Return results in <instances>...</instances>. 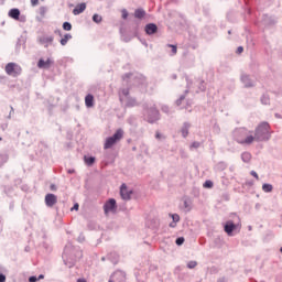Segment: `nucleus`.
Here are the masks:
<instances>
[{
    "label": "nucleus",
    "instance_id": "nucleus-22",
    "mask_svg": "<svg viewBox=\"0 0 282 282\" xmlns=\"http://www.w3.org/2000/svg\"><path fill=\"white\" fill-rule=\"evenodd\" d=\"M63 30H65L66 32L72 31V23H69V22H64V23H63Z\"/></svg>",
    "mask_w": 282,
    "mask_h": 282
},
{
    "label": "nucleus",
    "instance_id": "nucleus-20",
    "mask_svg": "<svg viewBox=\"0 0 282 282\" xmlns=\"http://www.w3.org/2000/svg\"><path fill=\"white\" fill-rule=\"evenodd\" d=\"M241 158H242L243 162H249L251 160L252 155L248 152H245V153H242Z\"/></svg>",
    "mask_w": 282,
    "mask_h": 282
},
{
    "label": "nucleus",
    "instance_id": "nucleus-1",
    "mask_svg": "<svg viewBox=\"0 0 282 282\" xmlns=\"http://www.w3.org/2000/svg\"><path fill=\"white\" fill-rule=\"evenodd\" d=\"M270 140V123L262 122L257 128L254 133L247 129H240L236 132V141L239 144H252V142H264Z\"/></svg>",
    "mask_w": 282,
    "mask_h": 282
},
{
    "label": "nucleus",
    "instance_id": "nucleus-24",
    "mask_svg": "<svg viewBox=\"0 0 282 282\" xmlns=\"http://www.w3.org/2000/svg\"><path fill=\"white\" fill-rule=\"evenodd\" d=\"M187 268H189V270H193L194 268H197V261H189L187 263Z\"/></svg>",
    "mask_w": 282,
    "mask_h": 282
},
{
    "label": "nucleus",
    "instance_id": "nucleus-4",
    "mask_svg": "<svg viewBox=\"0 0 282 282\" xmlns=\"http://www.w3.org/2000/svg\"><path fill=\"white\" fill-rule=\"evenodd\" d=\"M131 195H133V191L127 188V184H122L120 187V196L126 202H129L131 199Z\"/></svg>",
    "mask_w": 282,
    "mask_h": 282
},
{
    "label": "nucleus",
    "instance_id": "nucleus-12",
    "mask_svg": "<svg viewBox=\"0 0 282 282\" xmlns=\"http://www.w3.org/2000/svg\"><path fill=\"white\" fill-rule=\"evenodd\" d=\"M235 228H237L235 223L227 221V224L225 225V232H227V235H232V230H235Z\"/></svg>",
    "mask_w": 282,
    "mask_h": 282
},
{
    "label": "nucleus",
    "instance_id": "nucleus-2",
    "mask_svg": "<svg viewBox=\"0 0 282 282\" xmlns=\"http://www.w3.org/2000/svg\"><path fill=\"white\" fill-rule=\"evenodd\" d=\"M124 138V130L118 129L112 137L106 139L104 149H111L115 144H118Z\"/></svg>",
    "mask_w": 282,
    "mask_h": 282
},
{
    "label": "nucleus",
    "instance_id": "nucleus-42",
    "mask_svg": "<svg viewBox=\"0 0 282 282\" xmlns=\"http://www.w3.org/2000/svg\"><path fill=\"white\" fill-rule=\"evenodd\" d=\"M129 94V90L123 91V96H127Z\"/></svg>",
    "mask_w": 282,
    "mask_h": 282
},
{
    "label": "nucleus",
    "instance_id": "nucleus-10",
    "mask_svg": "<svg viewBox=\"0 0 282 282\" xmlns=\"http://www.w3.org/2000/svg\"><path fill=\"white\" fill-rule=\"evenodd\" d=\"M85 10H87L86 3L77 4L76 8L73 10V14H75V15L83 14V12H85Z\"/></svg>",
    "mask_w": 282,
    "mask_h": 282
},
{
    "label": "nucleus",
    "instance_id": "nucleus-31",
    "mask_svg": "<svg viewBox=\"0 0 282 282\" xmlns=\"http://www.w3.org/2000/svg\"><path fill=\"white\" fill-rule=\"evenodd\" d=\"M31 6L36 8V6H39V0H31Z\"/></svg>",
    "mask_w": 282,
    "mask_h": 282
},
{
    "label": "nucleus",
    "instance_id": "nucleus-38",
    "mask_svg": "<svg viewBox=\"0 0 282 282\" xmlns=\"http://www.w3.org/2000/svg\"><path fill=\"white\" fill-rule=\"evenodd\" d=\"M41 279H45V275L40 274L39 278H37V281H41Z\"/></svg>",
    "mask_w": 282,
    "mask_h": 282
},
{
    "label": "nucleus",
    "instance_id": "nucleus-9",
    "mask_svg": "<svg viewBox=\"0 0 282 282\" xmlns=\"http://www.w3.org/2000/svg\"><path fill=\"white\" fill-rule=\"evenodd\" d=\"M158 32V25L155 23H150L145 25V34H155Z\"/></svg>",
    "mask_w": 282,
    "mask_h": 282
},
{
    "label": "nucleus",
    "instance_id": "nucleus-44",
    "mask_svg": "<svg viewBox=\"0 0 282 282\" xmlns=\"http://www.w3.org/2000/svg\"><path fill=\"white\" fill-rule=\"evenodd\" d=\"M156 138H158V139H160V138H161L160 133H156Z\"/></svg>",
    "mask_w": 282,
    "mask_h": 282
},
{
    "label": "nucleus",
    "instance_id": "nucleus-17",
    "mask_svg": "<svg viewBox=\"0 0 282 282\" xmlns=\"http://www.w3.org/2000/svg\"><path fill=\"white\" fill-rule=\"evenodd\" d=\"M39 14L40 17H42V19L45 17V14H47V8L45 7H40L39 8Z\"/></svg>",
    "mask_w": 282,
    "mask_h": 282
},
{
    "label": "nucleus",
    "instance_id": "nucleus-40",
    "mask_svg": "<svg viewBox=\"0 0 282 282\" xmlns=\"http://www.w3.org/2000/svg\"><path fill=\"white\" fill-rule=\"evenodd\" d=\"M184 206H185V208H188V202L187 200L184 202Z\"/></svg>",
    "mask_w": 282,
    "mask_h": 282
},
{
    "label": "nucleus",
    "instance_id": "nucleus-13",
    "mask_svg": "<svg viewBox=\"0 0 282 282\" xmlns=\"http://www.w3.org/2000/svg\"><path fill=\"white\" fill-rule=\"evenodd\" d=\"M85 105H86V107H88V108L94 107V95H87V96L85 97Z\"/></svg>",
    "mask_w": 282,
    "mask_h": 282
},
{
    "label": "nucleus",
    "instance_id": "nucleus-28",
    "mask_svg": "<svg viewBox=\"0 0 282 282\" xmlns=\"http://www.w3.org/2000/svg\"><path fill=\"white\" fill-rule=\"evenodd\" d=\"M172 219L174 224H177V221H180V215L177 214L172 215Z\"/></svg>",
    "mask_w": 282,
    "mask_h": 282
},
{
    "label": "nucleus",
    "instance_id": "nucleus-39",
    "mask_svg": "<svg viewBox=\"0 0 282 282\" xmlns=\"http://www.w3.org/2000/svg\"><path fill=\"white\" fill-rule=\"evenodd\" d=\"M77 282H87V280H85L84 278L78 279Z\"/></svg>",
    "mask_w": 282,
    "mask_h": 282
},
{
    "label": "nucleus",
    "instance_id": "nucleus-45",
    "mask_svg": "<svg viewBox=\"0 0 282 282\" xmlns=\"http://www.w3.org/2000/svg\"><path fill=\"white\" fill-rule=\"evenodd\" d=\"M150 122H155V120H150Z\"/></svg>",
    "mask_w": 282,
    "mask_h": 282
},
{
    "label": "nucleus",
    "instance_id": "nucleus-26",
    "mask_svg": "<svg viewBox=\"0 0 282 282\" xmlns=\"http://www.w3.org/2000/svg\"><path fill=\"white\" fill-rule=\"evenodd\" d=\"M203 186H204V188H213V182L206 181Z\"/></svg>",
    "mask_w": 282,
    "mask_h": 282
},
{
    "label": "nucleus",
    "instance_id": "nucleus-21",
    "mask_svg": "<svg viewBox=\"0 0 282 282\" xmlns=\"http://www.w3.org/2000/svg\"><path fill=\"white\" fill-rule=\"evenodd\" d=\"M127 107H138V101L135 99H129Z\"/></svg>",
    "mask_w": 282,
    "mask_h": 282
},
{
    "label": "nucleus",
    "instance_id": "nucleus-7",
    "mask_svg": "<svg viewBox=\"0 0 282 282\" xmlns=\"http://www.w3.org/2000/svg\"><path fill=\"white\" fill-rule=\"evenodd\" d=\"M58 202V198L54 194H46L45 196V204L48 208H52L55 206V204Z\"/></svg>",
    "mask_w": 282,
    "mask_h": 282
},
{
    "label": "nucleus",
    "instance_id": "nucleus-33",
    "mask_svg": "<svg viewBox=\"0 0 282 282\" xmlns=\"http://www.w3.org/2000/svg\"><path fill=\"white\" fill-rule=\"evenodd\" d=\"M251 175H252V177H256L257 180H259V174H257V172L251 171Z\"/></svg>",
    "mask_w": 282,
    "mask_h": 282
},
{
    "label": "nucleus",
    "instance_id": "nucleus-25",
    "mask_svg": "<svg viewBox=\"0 0 282 282\" xmlns=\"http://www.w3.org/2000/svg\"><path fill=\"white\" fill-rule=\"evenodd\" d=\"M167 47L172 48L173 56H175V54H177V46L176 45L169 44Z\"/></svg>",
    "mask_w": 282,
    "mask_h": 282
},
{
    "label": "nucleus",
    "instance_id": "nucleus-43",
    "mask_svg": "<svg viewBox=\"0 0 282 282\" xmlns=\"http://www.w3.org/2000/svg\"><path fill=\"white\" fill-rule=\"evenodd\" d=\"M171 228H175V224H170Z\"/></svg>",
    "mask_w": 282,
    "mask_h": 282
},
{
    "label": "nucleus",
    "instance_id": "nucleus-27",
    "mask_svg": "<svg viewBox=\"0 0 282 282\" xmlns=\"http://www.w3.org/2000/svg\"><path fill=\"white\" fill-rule=\"evenodd\" d=\"M121 17H122V19H128L129 12L127 11V9H123V10L121 11Z\"/></svg>",
    "mask_w": 282,
    "mask_h": 282
},
{
    "label": "nucleus",
    "instance_id": "nucleus-34",
    "mask_svg": "<svg viewBox=\"0 0 282 282\" xmlns=\"http://www.w3.org/2000/svg\"><path fill=\"white\" fill-rule=\"evenodd\" d=\"M243 53V48H242V46H239L238 48H237V54H242Z\"/></svg>",
    "mask_w": 282,
    "mask_h": 282
},
{
    "label": "nucleus",
    "instance_id": "nucleus-41",
    "mask_svg": "<svg viewBox=\"0 0 282 282\" xmlns=\"http://www.w3.org/2000/svg\"><path fill=\"white\" fill-rule=\"evenodd\" d=\"M155 116H156V118L154 120H158V116H160V112L155 111Z\"/></svg>",
    "mask_w": 282,
    "mask_h": 282
},
{
    "label": "nucleus",
    "instance_id": "nucleus-19",
    "mask_svg": "<svg viewBox=\"0 0 282 282\" xmlns=\"http://www.w3.org/2000/svg\"><path fill=\"white\" fill-rule=\"evenodd\" d=\"M69 39H72L70 34L64 35V37L61 40V45H67V41H69Z\"/></svg>",
    "mask_w": 282,
    "mask_h": 282
},
{
    "label": "nucleus",
    "instance_id": "nucleus-18",
    "mask_svg": "<svg viewBox=\"0 0 282 282\" xmlns=\"http://www.w3.org/2000/svg\"><path fill=\"white\" fill-rule=\"evenodd\" d=\"M262 191H263L264 193H272V185H270V184H263V185H262Z\"/></svg>",
    "mask_w": 282,
    "mask_h": 282
},
{
    "label": "nucleus",
    "instance_id": "nucleus-36",
    "mask_svg": "<svg viewBox=\"0 0 282 282\" xmlns=\"http://www.w3.org/2000/svg\"><path fill=\"white\" fill-rule=\"evenodd\" d=\"M78 208H79V205L75 204L74 207L72 208V210H78Z\"/></svg>",
    "mask_w": 282,
    "mask_h": 282
},
{
    "label": "nucleus",
    "instance_id": "nucleus-37",
    "mask_svg": "<svg viewBox=\"0 0 282 282\" xmlns=\"http://www.w3.org/2000/svg\"><path fill=\"white\" fill-rule=\"evenodd\" d=\"M50 188H51V191H56V185L52 184V185L50 186Z\"/></svg>",
    "mask_w": 282,
    "mask_h": 282
},
{
    "label": "nucleus",
    "instance_id": "nucleus-14",
    "mask_svg": "<svg viewBox=\"0 0 282 282\" xmlns=\"http://www.w3.org/2000/svg\"><path fill=\"white\" fill-rule=\"evenodd\" d=\"M134 17L135 19H144V17H147V11H144L143 9H137L134 11Z\"/></svg>",
    "mask_w": 282,
    "mask_h": 282
},
{
    "label": "nucleus",
    "instance_id": "nucleus-46",
    "mask_svg": "<svg viewBox=\"0 0 282 282\" xmlns=\"http://www.w3.org/2000/svg\"><path fill=\"white\" fill-rule=\"evenodd\" d=\"M280 252L282 253V247H281V249H280Z\"/></svg>",
    "mask_w": 282,
    "mask_h": 282
},
{
    "label": "nucleus",
    "instance_id": "nucleus-29",
    "mask_svg": "<svg viewBox=\"0 0 282 282\" xmlns=\"http://www.w3.org/2000/svg\"><path fill=\"white\" fill-rule=\"evenodd\" d=\"M199 147H200V144L197 141L193 142L191 145L192 149H199Z\"/></svg>",
    "mask_w": 282,
    "mask_h": 282
},
{
    "label": "nucleus",
    "instance_id": "nucleus-15",
    "mask_svg": "<svg viewBox=\"0 0 282 282\" xmlns=\"http://www.w3.org/2000/svg\"><path fill=\"white\" fill-rule=\"evenodd\" d=\"M84 162L87 164V166L94 165V162H96V158L94 156H84Z\"/></svg>",
    "mask_w": 282,
    "mask_h": 282
},
{
    "label": "nucleus",
    "instance_id": "nucleus-11",
    "mask_svg": "<svg viewBox=\"0 0 282 282\" xmlns=\"http://www.w3.org/2000/svg\"><path fill=\"white\" fill-rule=\"evenodd\" d=\"M10 19H14V21H19V17H21V11L19 9H11L8 13Z\"/></svg>",
    "mask_w": 282,
    "mask_h": 282
},
{
    "label": "nucleus",
    "instance_id": "nucleus-35",
    "mask_svg": "<svg viewBox=\"0 0 282 282\" xmlns=\"http://www.w3.org/2000/svg\"><path fill=\"white\" fill-rule=\"evenodd\" d=\"M0 282H6V275L3 273H0Z\"/></svg>",
    "mask_w": 282,
    "mask_h": 282
},
{
    "label": "nucleus",
    "instance_id": "nucleus-30",
    "mask_svg": "<svg viewBox=\"0 0 282 282\" xmlns=\"http://www.w3.org/2000/svg\"><path fill=\"white\" fill-rule=\"evenodd\" d=\"M182 243H184V238H177L176 239V246H182Z\"/></svg>",
    "mask_w": 282,
    "mask_h": 282
},
{
    "label": "nucleus",
    "instance_id": "nucleus-16",
    "mask_svg": "<svg viewBox=\"0 0 282 282\" xmlns=\"http://www.w3.org/2000/svg\"><path fill=\"white\" fill-rule=\"evenodd\" d=\"M188 129H191V124L188 123H185L182 128V135L183 138H187L188 137Z\"/></svg>",
    "mask_w": 282,
    "mask_h": 282
},
{
    "label": "nucleus",
    "instance_id": "nucleus-6",
    "mask_svg": "<svg viewBox=\"0 0 282 282\" xmlns=\"http://www.w3.org/2000/svg\"><path fill=\"white\" fill-rule=\"evenodd\" d=\"M53 64H54V62L51 58H47L46 61L41 58L37 62V67H39V69H50Z\"/></svg>",
    "mask_w": 282,
    "mask_h": 282
},
{
    "label": "nucleus",
    "instance_id": "nucleus-3",
    "mask_svg": "<svg viewBox=\"0 0 282 282\" xmlns=\"http://www.w3.org/2000/svg\"><path fill=\"white\" fill-rule=\"evenodd\" d=\"M4 72L6 74H8V76L17 78L18 76H21L23 68H21V65L11 62L6 65Z\"/></svg>",
    "mask_w": 282,
    "mask_h": 282
},
{
    "label": "nucleus",
    "instance_id": "nucleus-32",
    "mask_svg": "<svg viewBox=\"0 0 282 282\" xmlns=\"http://www.w3.org/2000/svg\"><path fill=\"white\" fill-rule=\"evenodd\" d=\"M36 281H39V278L34 275L29 278V282H36Z\"/></svg>",
    "mask_w": 282,
    "mask_h": 282
},
{
    "label": "nucleus",
    "instance_id": "nucleus-8",
    "mask_svg": "<svg viewBox=\"0 0 282 282\" xmlns=\"http://www.w3.org/2000/svg\"><path fill=\"white\" fill-rule=\"evenodd\" d=\"M40 43L44 45V47H50V45L54 43V36H43L40 39Z\"/></svg>",
    "mask_w": 282,
    "mask_h": 282
},
{
    "label": "nucleus",
    "instance_id": "nucleus-5",
    "mask_svg": "<svg viewBox=\"0 0 282 282\" xmlns=\"http://www.w3.org/2000/svg\"><path fill=\"white\" fill-rule=\"evenodd\" d=\"M104 210L106 215H109V213H116V199L110 198L105 205Z\"/></svg>",
    "mask_w": 282,
    "mask_h": 282
},
{
    "label": "nucleus",
    "instance_id": "nucleus-23",
    "mask_svg": "<svg viewBox=\"0 0 282 282\" xmlns=\"http://www.w3.org/2000/svg\"><path fill=\"white\" fill-rule=\"evenodd\" d=\"M93 21L95 23H101L102 22V17L98 15V14H94L93 15Z\"/></svg>",
    "mask_w": 282,
    "mask_h": 282
}]
</instances>
